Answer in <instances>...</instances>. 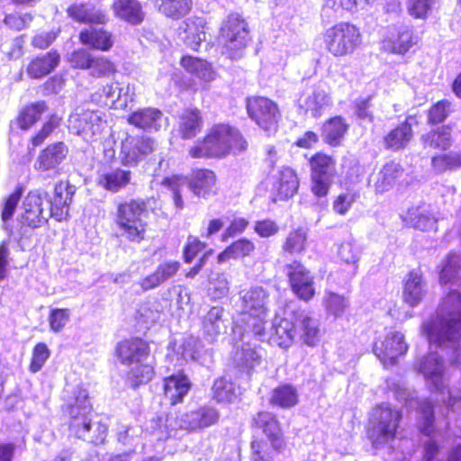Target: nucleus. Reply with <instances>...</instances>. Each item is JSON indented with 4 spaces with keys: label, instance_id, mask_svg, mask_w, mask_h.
<instances>
[{
    "label": "nucleus",
    "instance_id": "e433bc0d",
    "mask_svg": "<svg viewBox=\"0 0 461 461\" xmlns=\"http://www.w3.org/2000/svg\"><path fill=\"white\" fill-rule=\"evenodd\" d=\"M79 41L84 45H88L93 49L102 51L109 50L113 45L112 33L94 27L81 31Z\"/></svg>",
    "mask_w": 461,
    "mask_h": 461
},
{
    "label": "nucleus",
    "instance_id": "bf43d9fd",
    "mask_svg": "<svg viewBox=\"0 0 461 461\" xmlns=\"http://www.w3.org/2000/svg\"><path fill=\"white\" fill-rule=\"evenodd\" d=\"M260 357L261 356L255 348H252L249 345H246L236 352L234 360L238 366L250 369L256 364L259 363Z\"/></svg>",
    "mask_w": 461,
    "mask_h": 461
},
{
    "label": "nucleus",
    "instance_id": "4c0bfd02",
    "mask_svg": "<svg viewBox=\"0 0 461 461\" xmlns=\"http://www.w3.org/2000/svg\"><path fill=\"white\" fill-rule=\"evenodd\" d=\"M114 14L132 24H140L144 19L140 4L136 0H115L113 4Z\"/></svg>",
    "mask_w": 461,
    "mask_h": 461
},
{
    "label": "nucleus",
    "instance_id": "393cba45",
    "mask_svg": "<svg viewBox=\"0 0 461 461\" xmlns=\"http://www.w3.org/2000/svg\"><path fill=\"white\" fill-rule=\"evenodd\" d=\"M130 124L146 131H158L167 122L163 113L154 107H145L131 113L128 117Z\"/></svg>",
    "mask_w": 461,
    "mask_h": 461
},
{
    "label": "nucleus",
    "instance_id": "c85d7f7f",
    "mask_svg": "<svg viewBox=\"0 0 461 461\" xmlns=\"http://www.w3.org/2000/svg\"><path fill=\"white\" fill-rule=\"evenodd\" d=\"M252 426L262 429L275 449L280 450L284 447L283 434L279 422L272 413L268 411L258 412L252 419Z\"/></svg>",
    "mask_w": 461,
    "mask_h": 461
},
{
    "label": "nucleus",
    "instance_id": "20e7f679",
    "mask_svg": "<svg viewBox=\"0 0 461 461\" xmlns=\"http://www.w3.org/2000/svg\"><path fill=\"white\" fill-rule=\"evenodd\" d=\"M247 149V142L235 128L228 124H217L210 129L206 136L189 149L194 158H222L232 150L241 152Z\"/></svg>",
    "mask_w": 461,
    "mask_h": 461
},
{
    "label": "nucleus",
    "instance_id": "72a5a7b5",
    "mask_svg": "<svg viewBox=\"0 0 461 461\" xmlns=\"http://www.w3.org/2000/svg\"><path fill=\"white\" fill-rule=\"evenodd\" d=\"M416 42L417 40L413 36L411 29L407 25H401L397 29L396 36H392L383 41V48L392 53L404 54Z\"/></svg>",
    "mask_w": 461,
    "mask_h": 461
},
{
    "label": "nucleus",
    "instance_id": "6e6552de",
    "mask_svg": "<svg viewBox=\"0 0 461 461\" xmlns=\"http://www.w3.org/2000/svg\"><path fill=\"white\" fill-rule=\"evenodd\" d=\"M221 32L224 54L231 59H240L249 41L248 24L245 20L240 14H230L223 23Z\"/></svg>",
    "mask_w": 461,
    "mask_h": 461
},
{
    "label": "nucleus",
    "instance_id": "f8f14e48",
    "mask_svg": "<svg viewBox=\"0 0 461 461\" xmlns=\"http://www.w3.org/2000/svg\"><path fill=\"white\" fill-rule=\"evenodd\" d=\"M312 191L318 197L326 196L331 186L335 175V164L332 158L324 154H317L312 158Z\"/></svg>",
    "mask_w": 461,
    "mask_h": 461
},
{
    "label": "nucleus",
    "instance_id": "de8ad7c7",
    "mask_svg": "<svg viewBox=\"0 0 461 461\" xmlns=\"http://www.w3.org/2000/svg\"><path fill=\"white\" fill-rule=\"evenodd\" d=\"M181 65L190 73L194 74L203 81H211L213 73L207 61L191 56L183 57Z\"/></svg>",
    "mask_w": 461,
    "mask_h": 461
},
{
    "label": "nucleus",
    "instance_id": "69168bd1",
    "mask_svg": "<svg viewBox=\"0 0 461 461\" xmlns=\"http://www.w3.org/2000/svg\"><path fill=\"white\" fill-rule=\"evenodd\" d=\"M50 357V350L44 343H38L32 351V357L30 365V370L37 373L41 369L47 359Z\"/></svg>",
    "mask_w": 461,
    "mask_h": 461
},
{
    "label": "nucleus",
    "instance_id": "58836bf2",
    "mask_svg": "<svg viewBox=\"0 0 461 461\" xmlns=\"http://www.w3.org/2000/svg\"><path fill=\"white\" fill-rule=\"evenodd\" d=\"M203 119L198 109H186L179 116L178 131L183 139L195 137L201 131Z\"/></svg>",
    "mask_w": 461,
    "mask_h": 461
},
{
    "label": "nucleus",
    "instance_id": "3c124183",
    "mask_svg": "<svg viewBox=\"0 0 461 461\" xmlns=\"http://www.w3.org/2000/svg\"><path fill=\"white\" fill-rule=\"evenodd\" d=\"M185 32L188 34L185 42L192 49L196 50L201 42L205 40V33L203 31V21L201 18L189 19L185 22Z\"/></svg>",
    "mask_w": 461,
    "mask_h": 461
},
{
    "label": "nucleus",
    "instance_id": "39448f33",
    "mask_svg": "<svg viewBox=\"0 0 461 461\" xmlns=\"http://www.w3.org/2000/svg\"><path fill=\"white\" fill-rule=\"evenodd\" d=\"M147 203L142 199H131L117 205L114 222L121 236L140 243L145 239L148 223Z\"/></svg>",
    "mask_w": 461,
    "mask_h": 461
},
{
    "label": "nucleus",
    "instance_id": "f704fd0d",
    "mask_svg": "<svg viewBox=\"0 0 461 461\" xmlns=\"http://www.w3.org/2000/svg\"><path fill=\"white\" fill-rule=\"evenodd\" d=\"M191 387L185 375H171L164 379V395L170 404L175 405L183 401Z\"/></svg>",
    "mask_w": 461,
    "mask_h": 461
},
{
    "label": "nucleus",
    "instance_id": "c756f323",
    "mask_svg": "<svg viewBox=\"0 0 461 461\" xmlns=\"http://www.w3.org/2000/svg\"><path fill=\"white\" fill-rule=\"evenodd\" d=\"M402 221L406 226L428 231L435 230L437 219L434 216L430 206L421 204L417 207H411L401 215Z\"/></svg>",
    "mask_w": 461,
    "mask_h": 461
},
{
    "label": "nucleus",
    "instance_id": "ddd939ff",
    "mask_svg": "<svg viewBox=\"0 0 461 461\" xmlns=\"http://www.w3.org/2000/svg\"><path fill=\"white\" fill-rule=\"evenodd\" d=\"M134 87L128 84L122 86L118 82L104 86L91 95L94 103L114 109H125L133 101Z\"/></svg>",
    "mask_w": 461,
    "mask_h": 461
},
{
    "label": "nucleus",
    "instance_id": "9b49d317",
    "mask_svg": "<svg viewBox=\"0 0 461 461\" xmlns=\"http://www.w3.org/2000/svg\"><path fill=\"white\" fill-rule=\"evenodd\" d=\"M48 193L44 190L35 189L30 191L23 201V223L31 228H38L48 222L52 217L50 208L43 207L47 203Z\"/></svg>",
    "mask_w": 461,
    "mask_h": 461
},
{
    "label": "nucleus",
    "instance_id": "f3484780",
    "mask_svg": "<svg viewBox=\"0 0 461 461\" xmlns=\"http://www.w3.org/2000/svg\"><path fill=\"white\" fill-rule=\"evenodd\" d=\"M155 141L149 137L128 136L122 141L120 158L124 166H134L155 150Z\"/></svg>",
    "mask_w": 461,
    "mask_h": 461
},
{
    "label": "nucleus",
    "instance_id": "6e6d98bb",
    "mask_svg": "<svg viewBox=\"0 0 461 461\" xmlns=\"http://www.w3.org/2000/svg\"><path fill=\"white\" fill-rule=\"evenodd\" d=\"M348 130V124L341 117H334L324 124L323 131L330 144L336 143Z\"/></svg>",
    "mask_w": 461,
    "mask_h": 461
},
{
    "label": "nucleus",
    "instance_id": "603ef678",
    "mask_svg": "<svg viewBox=\"0 0 461 461\" xmlns=\"http://www.w3.org/2000/svg\"><path fill=\"white\" fill-rule=\"evenodd\" d=\"M154 375V368L149 364L143 362L136 364L129 373L127 381L131 387H138L140 384L149 383Z\"/></svg>",
    "mask_w": 461,
    "mask_h": 461
},
{
    "label": "nucleus",
    "instance_id": "2f4dec72",
    "mask_svg": "<svg viewBox=\"0 0 461 461\" xmlns=\"http://www.w3.org/2000/svg\"><path fill=\"white\" fill-rule=\"evenodd\" d=\"M402 173V167L398 163L390 161L371 176L369 184L373 185L376 193L382 194L393 188Z\"/></svg>",
    "mask_w": 461,
    "mask_h": 461
},
{
    "label": "nucleus",
    "instance_id": "7c9ffc66",
    "mask_svg": "<svg viewBox=\"0 0 461 461\" xmlns=\"http://www.w3.org/2000/svg\"><path fill=\"white\" fill-rule=\"evenodd\" d=\"M131 172L120 167L104 169L98 173V186L111 193H117L125 188L131 182Z\"/></svg>",
    "mask_w": 461,
    "mask_h": 461
},
{
    "label": "nucleus",
    "instance_id": "774afa93",
    "mask_svg": "<svg viewBox=\"0 0 461 461\" xmlns=\"http://www.w3.org/2000/svg\"><path fill=\"white\" fill-rule=\"evenodd\" d=\"M94 55H92L86 49H78L74 50L68 57V61L72 68L80 69H88L91 60Z\"/></svg>",
    "mask_w": 461,
    "mask_h": 461
},
{
    "label": "nucleus",
    "instance_id": "680f3d73",
    "mask_svg": "<svg viewBox=\"0 0 461 461\" xmlns=\"http://www.w3.org/2000/svg\"><path fill=\"white\" fill-rule=\"evenodd\" d=\"M324 304L326 310L335 317L341 316L348 307V303L343 296L330 292L326 294Z\"/></svg>",
    "mask_w": 461,
    "mask_h": 461
},
{
    "label": "nucleus",
    "instance_id": "b1692460",
    "mask_svg": "<svg viewBox=\"0 0 461 461\" xmlns=\"http://www.w3.org/2000/svg\"><path fill=\"white\" fill-rule=\"evenodd\" d=\"M290 286L302 300L309 301L314 295L312 277L305 267L296 261L290 264Z\"/></svg>",
    "mask_w": 461,
    "mask_h": 461
},
{
    "label": "nucleus",
    "instance_id": "dca6fc26",
    "mask_svg": "<svg viewBox=\"0 0 461 461\" xmlns=\"http://www.w3.org/2000/svg\"><path fill=\"white\" fill-rule=\"evenodd\" d=\"M408 345L404 336L399 331H390L384 340L376 341L374 345V353L384 366L396 364L397 358L405 355Z\"/></svg>",
    "mask_w": 461,
    "mask_h": 461
},
{
    "label": "nucleus",
    "instance_id": "f257e3e1",
    "mask_svg": "<svg viewBox=\"0 0 461 461\" xmlns=\"http://www.w3.org/2000/svg\"><path fill=\"white\" fill-rule=\"evenodd\" d=\"M421 330L430 346L451 350L452 364L461 366V294L457 290L442 298L436 315Z\"/></svg>",
    "mask_w": 461,
    "mask_h": 461
},
{
    "label": "nucleus",
    "instance_id": "09e8293b",
    "mask_svg": "<svg viewBox=\"0 0 461 461\" xmlns=\"http://www.w3.org/2000/svg\"><path fill=\"white\" fill-rule=\"evenodd\" d=\"M192 6V0H162L159 11L167 17L176 20L189 14Z\"/></svg>",
    "mask_w": 461,
    "mask_h": 461
},
{
    "label": "nucleus",
    "instance_id": "aec40b11",
    "mask_svg": "<svg viewBox=\"0 0 461 461\" xmlns=\"http://www.w3.org/2000/svg\"><path fill=\"white\" fill-rule=\"evenodd\" d=\"M149 352L148 342L139 338L125 339L116 347L117 356L124 365L141 363L149 357Z\"/></svg>",
    "mask_w": 461,
    "mask_h": 461
},
{
    "label": "nucleus",
    "instance_id": "e2e57ef3",
    "mask_svg": "<svg viewBox=\"0 0 461 461\" xmlns=\"http://www.w3.org/2000/svg\"><path fill=\"white\" fill-rule=\"evenodd\" d=\"M88 127L87 120H83V110L80 113L77 111L70 115L68 119V128L72 132L88 140L92 138L90 137V131H87Z\"/></svg>",
    "mask_w": 461,
    "mask_h": 461
},
{
    "label": "nucleus",
    "instance_id": "2eb2a0df",
    "mask_svg": "<svg viewBox=\"0 0 461 461\" xmlns=\"http://www.w3.org/2000/svg\"><path fill=\"white\" fill-rule=\"evenodd\" d=\"M68 147L63 142H56L47 146L38 155L34 169L43 177L59 175V166L68 155Z\"/></svg>",
    "mask_w": 461,
    "mask_h": 461
},
{
    "label": "nucleus",
    "instance_id": "6ab92c4d",
    "mask_svg": "<svg viewBox=\"0 0 461 461\" xmlns=\"http://www.w3.org/2000/svg\"><path fill=\"white\" fill-rule=\"evenodd\" d=\"M228 320L221 306H212L202 319V333L209 343L215 342L227 331Z\"/></svg>",
    "mask_w": 461,
    "mask_h": 461
},
{
    "label": "nucleus",
    "instance_id": "4468645a",
    "mask_svg": "<svg viewBox=\"0 0 461 461\" xmlns=\"http://www.w3.org/2000/svg\"><path fill=\"white\" fill-rule=\"evenodd\" d=\"M394 395L400 402L404 403L411 409H417L420 411V431L426 435L430 436L433 432V407L427 400H420L415 392L410 391L403 385H396Z\"/></svg>",
    "mask_w": 461,
    "mask_h": 461
},
{
    "label": "nucleus",
    "instance_id": "a18cd8bd",
    "mask_svg": "<svg viewBox=\"0 0 461 461\" xmlns=\"http://www.w3.org/2000/svg\"><path fill=\"white\" fill-rule=\"evenodd\" d=\"M375 0H324L323 13L333 12L341 16L345 11L354 12L357 8H365Z\"/></svg>",
    "mask_w": 461,
    "mask_h": 461
},
{
    "label": "nucleus",
    "instance_id": "1a4fd4ad",
    "mask_svg": "<svg viewBox=\"0 0 461 461\" xmlns=\"http://www.w3.org/2000/svg\"><path fill=\"white\" fill-rule=\"evenodd\" d=\"M402 414L387 403L375 407L371 414L368 435L375 444H381L394 438Z\"/></svg>",
    "mask_w": 461,
    "mask_h": 461
},
{
    "label": "nucleus",
    "instance_id": "9d476101",
    "mask_svg": "<svg viewBox=\"0 0 461 461\" xmlns=\"http://www.w3.org/2000/svg\"><path fill=\"white\" fill-rule=\"evenodd\" d=\"M249 116L268 134L275 133L280 113L277 105L266 97L255 96L247 99Z\"/></svg>",
    "mask_w": 461,
    "mask_h": 461
},
{
    "label": "nucleus",
    "instance_id": "a211bd4d",
    "mask_svg": "<svg viewBox=\"0 0 461 461\" xmlns=\"http://www.w3.org/2000/svg\"><path fill=\"white\" fill-rule=\"evenodd\" d=\"M75 193L76 186L69 182L59 181L55 185L53 198H50L49 194L47 198V206L50 208L52 218L61 221L68 217Z\"/></svg>",
    "mask_w": 461,
    "mask_h": 461
},
{
    "label": "nucleus",
    "instance_id": "412c9836",
    "mask_svg": "<svg viewBox=\"0 0 461 461\" xmlns=\"http://www.w3.org/2000/svg\"><path fill=\"white\" fill-rule=\"evenodd\" d=\"M241 312L249 317L267 314V292L261 286H253L240 292Z\"/></svg>",
    "mask_w": 461,
    "mask_h": 461
},
{
    "label": "nucleus",
    "instance_id": "13d9d810",
    "mask_svg": "<svg viewBox=\"0 0 461 461\" xmlns=\"http://www.w3.org/2000/svg\"><path fill=\"white\" fill-rule=\"evenodd\" d=\"M432 167L438 172L461 167V153H448L432 158Z\"/></svg>",
    "mask_w": 461,
    "mask_h": 461
},
{
    "label": "nucleus",
    "instance_id": "a878e982",
    "mask_svg": "<svg viewBox=\"0 0 461 461\" xmlns=\"http://www.w3.org/2000/svg\"><path fill=\"white\" fill-rule=\"evenodd\" d=\"M216 175L210 169H194L186 179V185L198 197L208 198L216 194Z\"/></svg>",
    "mask_w": 461,
    "mask_h": 461
},
{
    "label": "nucleus",
    "instance_id": "a19ab883",
    "mask_svg": "<svg viewBox=\"0 0 461 461\" xmlns=\"http://www.w3.org/2000/svg\"><path fill=\"white\" fill-rule=\"evenodd\" d=\"M47 109L48 106L44 101H38L25 105L21 109L16 118L18 127L24 131L29 130L40 120L41 114Z\"/></svg>",
    "mask_w": 461,
    "mask_h": 461
},
{
    "label": "nucleus",
    "instance_id": "5fc2aeb1",
    "mask_svg": "<svg viewBox=\"0 0 461 461\" xmlns=\"http://www.w3.org/2000/svg\"><path fill=\"white\" fill-rule=\"evenodd\" d=\"M87 70L91 77L99 78L113 75L116 71V68L104 56H94Z\"/></svg>",
    "mask_w": 461,
    "mask_h": 461
},
{
    "label": "nucleus",
    "instance_id": "0e129e2a",
    "mask_svg": "<svg viewBox=\"0 0 461 461\" xmlns=\"http://www.w3.org/2000/svg\"><path fill=\"white\" fill-rule=\"evenodd\" d=\"M275 333L271 337L273 344H276L282 348H288V321L281 319L278 322L275 321L274 324Z\"/></svg>",
    "mask_w": 461,
    "mask_h": 461
},
{
    "label": "nucleus",
    "instance_id": "338daca9",
    "mask_svg": "<svg viewBox=\"0 0 461 461\" xmlns=\"http://www.w3.org/2000/svg\"><path fill=\"white\" fill-rule=\"evenodd\" d=\"M23 189L21 185H18L15 190L7 197L5 200L3 211H2V220L4 221H9L17 207V204L23 195Z\"/></svg>",
    "mask_w": 461,
    "mask_h": 461
},
{
    "label": "nucleus",
    "instance_id": "864d4df0",
    "mask_svg": "<svg viewBox=\"0 0 461 461\" xmlns=\"http://www.w3.org/2000/svg\"><path fill=\"white\" fill-rule=\"evenodd\" d=\"M140 429L139 427H131L121 425L117 430V441L123 447H127L131 452L140 443Z\"/></svg>",
    "mask_w": 461,
    "mask_h": 461
},
{
    "label": "nucleus",
    "instance_id": "052dcab7",
    "mask_svg": "<svg viewBox=\"0 0 461 461\" xmlns=\"http://www.w3.org/2000/svg\"><path fill=\"white\" fill-rule=\"evenodd\" d=\"M163 185L171 190L176 207L177 209H182L184 207V202L181 196V189L186 185V178L179 176H173L171 177L165 178L163 180Z\"/></svg>",
    "mask_w": 461,
    "mask_h": 461
},
{
    "label": "nucleus",
    "instance_id": "4be33fe9",
    "mask_svg": "<svg viewBox=\"0 0 461 461\" xmlns=\"http://www.w3.org/2000/svg\"><path fill=\"white\" fill-rule=\"evenodd\" d=\"M294 321L290 328V339H292L291 332L294 331L306 345L316 346L321 338L318 320L311 318L303 312L294 313Z\"/></svg>",
    "mask_w": 461,
    "mask_h": 461
},
{
    "label": "nucleus",
    "instance_id": "49530a36",
    "mask_svg": "<svg viewBox=\"0 0 461 461\" xmlns=\"http://www.w3.org/2000/svg\"><path fill=\"white\" fill-rule=\"evenodd\" d=\"M421 141L425 148L446 149L451 145V133L448 127H441L421 136Z\"/></svg>",
    "mask_w": 461,
    "mask_h": 461
},
{
    "label": "nucleus",
    "instance_id": "cd10ccee",
    "mask_svg": "<svg viewBox=\"0 0 461 461\" xmlns=\"http://www.w3.org/2000/svg\"><path fill=\"white\" fill-rule=\"evenodd\" d=\"M427 294V283L419 269L410 271L403 281L402 298L411 307L417 306Z\"/></svg>",
    "mask_w": 461,
    "mask_h": 461
},
{
    "label": "nucleus",
    "instance_id": "bb28decb",
    "mask_svg": "<svg viewBox=\"0 0 461 461\" xmlns=\"http://www.w3.org/2000/svg\"><path fill=\"white\" fill-rule=\"evenodd\" d=\"M68 16L82 23L105 24L107 14L93 2L74 3L68 8Z\"/></svg>",
    "mask_w": 461,
    "mask_h": 461
},
{
    "label": "nucleus",
    "instance_id": "8fccbe9b",
    "mask_svg": "<svg viewBox=\"0 0 461 461\" xmlns=\"http://www.w3.org/2000/svg\"><path fill=\"white\" fill-rule=\"evenodd\" d=\"M254 249L255 246L250 240L247 239H240L233 242L219 254L218 262L223 263L230 258H238L249 256L250 252L254 250Z\"/></svg>",
    "mask_w": 461,
    "mask_h": 461
},
{
    "label": "nucleus",
    "instance_id": "f03ea898",
    "mask_svg": "<svg viewBox=\"0 0 461 461\" xmlns=\"http://www.w3.org/2000/svg\"><path fill=\"white\" fill-rule=\"evenodd\" d=\"M92 410L86 389L77 386L65 391L62 411L69 417L70 432L78 438L98 445L104 441L107 427L92 421Z\"/></svg>",
    "mask_w": 461,
    "mask_h": 461
},
{
    "label": "nucleus",
    "instance_id": "4d7b16f0",
    "mask_svg": "<svg viewBox=\"0 0 461 461\" xmlns=\"http://www.w3.org/2000/svg\"><path fill=\"white\" fill-rule=\"evenodd\" d=\"M104 113L99 110H83V120H87L88 130L90 131V137L94 138L99 135L105 126V120Z\"/></svg>",
    "mask_w": 461,
    "mask_h": 461
},
{
    "label": "nucleus",
    "instance_id": "37998d69",
    "mask_svg": "<svg viewBox=\"0 0 461 461\" xmlns=\"http://www.w3.org/2000/svg\"><path fill=\"white\" fill-rule=\"evenodd\" d=\"M439 281L442 285H447L448 283L458 285L461 283L460 255L449 254L440 270Z\"/></svg>",
    "mask_w": 461,
    "mask_h": 461
},
{
    "label": "nucleus",
    "instance_id": "c03bdc74",
    "mask_svg": "<svg viewBox=\"0 0 461 461\" xmlns=\"http://www.w3.org/2000/svg\"><path fill=\"white\" fill-rule=\"evenodd\" d=\"M361 248L354 240H347L338 247L337 257L344 264L352 267V274L355 275L358 267V261L361 258Z\"/></svg>",
    "mask_w": 461,
    "mask_h": 461
},
{
    "label": "nucleus",
    "instance_id": "423d86ee",
    "mask_svg": "<svg viewBox=\"0 0 461 461\" xmlns=\"http://www.w3.org/2000/svg\"><path fill=\"white\" fill-rule=\"evenodd\" d=\"M419 371L424 375L431 388L442 395L441 401L446 403L447 409L452 411L461 410V391L447 390V400H446L445 365L442 357L438 353L429 352L426 355L419 364Z\"/></svg>",
    "mask_w": 461,
    "mask_h": 461
},
{
    "label": "nucleus",
    "instance_id": "ea45409f",
    "mask_svg": "<svg viewBox=\"0 0 461 461\" xmlns=\"http://www.w3.org/2000/svg\"><path fill=\"white\" fill-rule=\"evenodd\" d=\"M180 264L176 261H169L160 264L156 271L140 281V286L143 290H150L167 279L174 276L178 271Z\"/></svg>",
    "mask_w": 461,
    "mask_h": 461
},
{
    "label": "nucleus",
    "instance_id": "473e14b6",
    "mask_svg": "<svg viewBox=\"0 0 461 461\" xmlns=\"http://www.w3.org/2000/svg\"><path fill=\"white\" fill-rule=\"evenodd\" d=\"M418 124L416 116L410 115L404 122L393 129L384 137V145L386 149L398 150L408 145L413 136L412 125Z\"/></svg>",
    "mask_w": 461,
    "mask_h": 461
},
{
    "label": "nucleus",
    "instance_id": "0eeeda50",
    "mask_svg": "<svg viewBox=\"0 0 461 461\" xmlns=\"http://www.w3.org/2000/svg\"><path fill=\"white\" fill-rule=\"evenodd\" d=\"M324 43L334 57L353 53L361 44V33L353 24L339 23L329 28L324 34Z\"/></svg>",
    "mask_w": 461,
    "mask_h": 461
},
{
    "label": "nucleus",
    "instance_id": "7ed1b4c3",
    "mask_svg": "<svg viewBox=\"0 0 461 461\" xmlns=\"http://www.w3.org/2000/svg\"><path fill=\"white\" fill-rule=\"evenodd\" d=\"M220 419L219 411L210 405L202 406L194 411H190L178 415L158 416L149 420L147 430L157 440H166L176 437L178 429L194 431L214 425Z\"/></svg>",
    "mask_w": 461,
    "mask_h": 461
},
{
    "label": "nucleus",
    "instance_id": "c9c22d12",
    "mask_svg": "<svg viewBox=\"0 0 461 461\" xmlns=\"http://www.w3.org/2000/svg\"><path fill=\"white\" fill-rule=\"evenodd\" d=\"M60 56L50 50L33 59L27 67V73L32 78H41L50 74L59 63Z\"/></svg>",
    "mask_w": 461,
    "mask_h": 461
},
{
    "label": "nucleus",
    "instance_id": "79ce46f5",
    "mask_svg": "<svg viewBox=\"0 0 461 461\" xmlns=\"http://www.w3.org/2000/svg\"><path fill=\"white\" fill-rule=\"evenodd\" d=\"M212 393L218 402H232L240 395V388L226 377L216 379L212 387Z\"/></svg>",
    "mask_w": 461,
    "mask_h": 461
},
{
    "label": "nucleus",
    "instance_id": "5701e85b",
    "mask_svg": "<svg viewBox=\"0 0 461 461\" xmlns=\"http://www.w3.org/2000/svg\"><path fill=\"white\" fill-rule=\"evenodd\" d=\"M297 104L304 113H310L312 117H318L331 105V100L324 88L317 86L302 95Z\"/></svg>",
    "mask_w": 461,
    "mask_h": 461
}]
</instances>
